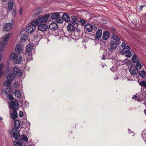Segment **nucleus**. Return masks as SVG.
I'll return each instance as SVG.
<instances>
[{"label": "nucleus", "instance_id": "obj_56", "mask_svg": "<svg viewBox=\"0 0 146 146\" xmlns=\"http://www.w3.org/2000/svg\"><path fill=\"white\" fill-rule=\"evenodd\" d=\"M5 92L6 94H7V92L6 91H5Z\"/></svg>", "mask_w": 146, "mask_h": 146}, {"label": "nucleus", "instance_id": "obj_38", "mask_svg": "<svg viewBox=\"0 0 146 146\" xmlns=\"http://www.w3.org/2000/svg\"><path fill=\"white\" fill-rule=\"evenodd\" d=\"M63 20L62 19V18H61L60 17H59L58 18L56 19V21L57 22L59 23H61L63 22Z\"/></svg>", "mask_w": 146, "mask_h": 146}, {"label": "nucleus", "instance_id": "obj_52", "mask_svg": "<svg viewBox=\"0 0 146 146\" xmlns=\"http://www.w3.org/2000/svg\"><path fill=\"white\" fill-rule=\"evenodd\" d=\"M3 120V118L2 117H0V120Z\"/></svg>", "mask_w": 146, "mask_h": 146}, {"label": "nucleus", "instance_id": "obj_50", "mask_svg": "<svg viewBox=\"0 0 146 146\" xmlns=\"http://www.w3.org/2000/svg\"><path fill=\"white\" fill-rule=\"evenodd\" d=\"M26 52L27 51V45L26 46Z\"/></svg>", "mask_w": 146, "mask_h": 146}, {"label": "nucleus", "instance_id": "obj_17", "mask_svg": "<svg viewBox=\"0 0 146 146\" xmlns=\"http://www.w3.org/2000/svg\"><path fill=\"white\" fill-rule=\"evenodd\" d=\"M110 36V33L108 31L104 32L103 34L102 38L105 40L108 39Z\"/></svg>", "mask_w": 146, "mask_h": 146}, {"label": "nucleus", "instance_id": "obj_7", "mask_svg": "<svg viewBox=\"0 0 146 146\" xmlns=\"http://www.w3.org/2000/svg\"><path fill=\"white\" fill-rule=\"evenodd\" d=\"M33 47V43H29L28 44V61H30L33 60V58L31 52Z\"/></svg>", "mask_w": 146, "mask_h": 146}, {"label": "nucleus", "instance_id": "obj_25", "mask_svg": "<svg viewBox=\"0 0 146 146\" xmlns=\"http://www.w3.org/2000/svg\"><path fill=\"white\" fill-rule=\"evenodd\" d=\"M112 38L113 39V40H115L117 43H120V39L119 37L117 36L116 35L113 34L111 36Z\"/></svg>", "mask_w": 146, "mask_h": 146}, {"label": "nucleus", "instance_id": "obj_14", "mask_svg": "<svg viewBox=\"0 0 146 146\" xmlns=\"http://www.w3.org/2000/svg\"><path fill=\"white\" fill-rule=\"evenodd\" d=\"M39 21L37 19H35L31 23V25H33V30H35L36 29V27L39 24Z\"/></svg>", "mask_w": 146, "mask_h": 146}, {"label": "nucleus", "instance_id": "obj_58", "mask_svg": "<svg viewBox=\"0 0 146 146\" xmlns=\"http://www.w3.org/2000/svg\"><path fill=\"white\" fill-rule=\"evenodd\" d=\"M145 95L146 96V92L145 93Z\"/></svg>", "mask_w": 146, "mask_h": 146}, {"label": "nucleus", "instance_id": "obj_59", "mask_svg": "<svg viewBox=\"0 0 146 146\" xmlns=\"http://www.w3.org/2000/svg\"><path fill=\"white\" fill-rule=\"evenodd\" d=\"M104 23H106V22H104Z\"/></svg>", "mask_w": 146, "mask_h": 146}, {"label": "nucleus", "instance_id": "obj_35", "mask_svg": "<svg viewBox=\"0 0 146 146\" xmlns=\"http://www.w3.org/2000/svg\"><path fill=\"white\" fill-rule=\"evenodd\" d=\"M11 83V81L7 80L4 82V85L5 86L8 87L10 86Z\"/></svg>", "mask_w": 146, "mask_h": 146}, {"label": "nucleus", "instance_id": "obj_47", "mask_svg": "<svg viewBox=\"0 0 146 146\" xmlns=\"http://www.w3.org/2000/svg\"><path fill=\"white\" fill-rule=\"evenodd\" d=\"M110 70L113 71V72H114V67H111V68H110Z\"/></svg>", "mask_w": 146, "mask_h": 146}, {"label": "nucleus", "instance_id": "obj_60", "mask_svg": "<svg viewBox=\"0 0 146 146\" xmlns=\"http://www.w3.org/2000/svg\"><path fill=\"white\" fill-rule=\"evenodd\" d=\"M104 23H106V22H104Z\"/></svg>", "mask_w": 146, "mask_h": 146}, {"label": "nucleus", "instance_id": "obj_61", "mask_svg": "<svg viewBox=\"0 0 146 146\" xmlns=\"http://www.w3.org/2000/svg\"><path fill=\"white\" fill-rule=\"evenodd\" d=\"M104 23H106V22H104Z\"/></svg>", "mask_w": 146, "mask_h": 146}, {"label": "nucleus", "instance_id": "obj_3", "mask_svg": "<svg viewBox=\"0 0 146 146\" xmlns=\"http://www.w3.org/2000/svg\"><path fill=\"white\" fill-rule=\"evenodd\" d=\"M131 60L133 63H136L135 67L138 70H140L143 66V65L141 62V60L139 59V58L137 57L136 55L134 54Z\"/></svg>", "mask_w": 146, "mask_h": 146}, {"label": "nucleus", "instance_id": "obj_4", "mask_svg": "<svg viewBox=\"0 0 146 146\" xmlns=\"http://www.w3.org/2000/svg\"><path fill=\"white\" fill-rule=\"evenodd\" d=\"M26 30H23L22 31L19 35L20 36V39L21 42H25L27 39V32L26 30Z\"/></svg>", "mask_w": 146, "mask_h": 146}, {"label": "nucleus", "instance_id": "obj_22", "mask_svg": "<svg viewBox=\"0 0 146 146\" xmlns=\"http://www.w3.org/2000/svg\"><path fill=\"white\" fill-rule=\"evenodd\" d=\"M71 19H72V21L73 22V23H75V24L78 25L79 24V21L77 19V17L75 16H72L71 17Z\"/></svg>", "mask_w": 146, "mask_h": 146}, {"label": "nucleus", "instance_id": "obj_57", "mask_svg": "<svg viewBox=\"0 0 146 146\" xmlns=\"http://www.w3.org/2000/svg\"><path fill=\"white\" fill-rule=\"evenodd\" d=\"M103 23H104V21H103Z\"/></svg>", "mask_w": 146, "mask_h": 146}, {"label": "nucleus", "instance_id": "obj_21", "mask_svg": "<svg viewBox=\"0 0 146 146\" xmlns=\"http://www.w3.org/2000/svg\"><path fill=\"white\" fill-rule=\"evenodd\" d=\"M102 34V31L101 29L98 30L96 33L95 37L97 39H99L101 36Z\"/></svg>", "mask_w": 146, "mask_h": 146}, {"label": "nucleus", "instance_id": "obj_40", "mask_svg": "<svg viewBox=\"0 0 146 146\" xmlns=\"http://www.w3.org/2000/svg\"><path fill=\"white\" fill-rule=\"evenodd\" d=\"M7 97L8 99L11 100H13V96L11 94H9L7 96Z\"/></svg>", "mask_w": 146, "mask_h": 146}, {"label": "nucleus", "instance_id": "obj_23", "mask_svg": "<svg viewBox=\"0 0 146 146\" xmlns=\"http://www.w3.org/2000/svg\"><path fill=\"white\" fill-rule=\"evenodd\" d=\"M63 20L67 22H69L70 20V19L68 15L67 14H64L62 16Z\"/></svg>", "mask_w": 146, "mask_h": 146}, {"label": "nucleus", "instance_id": "obj_51", "mask_svg": "<svg viewBox=\"0 0 146 146\" xmlns=\"http://www.w3.org/2000/svg\"><path fill=\"white\" fill-rule=\"evenodd\" d=\"M105 59V57H104V56H103V57L102 58V59H104V60Z\"/></svg>", "mask_w": 146, "mask_h": 146}, {"label": "nucleus", "instance_id": "obj_37", "mask_svg": "<svg viewBox=\"0 0 146 146\" xmlns=\"http://www.w3.org/2000/svg\"><path fill=\"white\" fill-rule=\"evenodd\" d=\"M13 143L15 146H22V144L21 143L17 141H13Z\"/></svg>", "mask_w": 146, "mask_h": 146}, {"label": "nucleus", "instance_id": "obj_6", "mask_svg": "<svg viewBox=\"0 0 146 146\" xmlns=\"http://www.w3.org/2000/svg\"><path fill=\"white\" fill-rule=\"evenodd\" d=\"M13 74L17 76L19 78H21L22 76V71L19 69V67L17 66L14 67L13 69Z\"/></svg>", "mask_w": 146, "mask_h": 146}, {"label": "nucleus", "instance_id": "obj_49", "mask_svg": "<svg viewBox=\"0 0 146 146\" xmlns=\"http://www.w3.org/2000/svg\"><path fill=\"white\" fill-rule=\"evenodd\" d=\"M3 75L1 73V74H0V78L3 76Z\"/></svg>", "mask_w": 146, "mask_h": 146}, {"label": "nucleus", "instance_id": "obj_12", "mask_svg": "<svg viewBox=\"0 0 146 146\" xmlns=\"http://www.w3.org/2000/svg\"><path fill=\"white\" fill-rule=\"evenodd\" d=\"M48 28V26L45 24H41L38 27V30L44 32L46 31Z\"/></svg>", "mask_w": 146, "mask_h": 146}, {"label": "nucleus", "instance_id": "obj_27", "mask_svg": "<svg viewBox=\"0 0 146 146\" xmlns=\"http://www.w3.org/2000/svg\"><path fill=\"white\" fill-rule=\"evenodd\" d=\"M18 54L14 52L12 53L10 55L9 59L11 60H14Z\"/></svg>", "mask_w": 146, "mask_h": 146}, {"label": "nucleus", "instance_id": "obj_19", "mask_svg": "<svg viewBox=\"0 0 146 146\" xmlns=\"http://www.w3.org/2000/svg\"><path fill=\"white\" fill-rule=\"evenodd\" d=\"M130 50L129 47L127 46L125 47H124L123 49L121 50V53L123 55L127 54L129 51Z\"/></svg>", "mask_w": 146, "mask_h": 146}, {"label": "nucleus", "instance_id": "obj_62", "mask_svg": "<svg viewBox=\"0 0 146 146\" xmlns=\"http://www.w3.org/2000/svg\"><path fill=\"white\" fill-rule=\"evenodd\" d=\"M29 146H32V145H29Z\"/></svg>", "mask_w": 146, "mask_h": 146}, {"label": "nucleus", "instance_id": "obj_5", "mask_svg": "<svg viewBox=\"0 0 146 146\" xmlns=\"http://www.w3.org/2000/svg\"><path fill=\"white\" fill-rule=\"evenodd\" d=\"M50 14H47L44 15L43 16H39L38 17V20L40 23H46L48 19L50 17Z\"/></svg>", "mask_w": 146, "mask_h": 146}, {"label": "nucleus", "instance_id": "obj_33", "mask_svg": "<svg viewBox=\"0 0 146 146\" xmlns=\"http://www.w3.org/2000/svg\"><path fill=\"white\" fill-rule=\"evenodd\" d=\"M4 67V64L3 63H1L0 64V74L1 73L3 75L4 72V71H2V70Z\"/></svg>", "mask_w": 146, "mask_h": 146}, {"label": "nucleus", "instance_id": "obj_34", "mask_svg": "<svg viewBox=\"0 0 146 146\" xmlns=\"http://www.w3.org/2000/svg\"><path fill=\"white\" fill-rule=\"evenodd\" d=\"M33 25H31L28 26V33H31L33 32L35 30H33Z\"/></svg>", "mask_w": 146, "mask_h": 146}, {"label": "nucleus", "instance_id": "obj_36", "mask_svg": "<svg viewBox=\"0 0 146 146\" xmlns=\"http://www.w3.org/2000/svg\"><path fill=\"white\" fill-rule=\"evenodd\" d=\"M20 139L22 141H27V137L24 135H21V136L20 137Z\"/></svg>", "mask_w": 146, "mask_h": 146}, {"label": "nucleus", "instance_id": "obj_20", "mask_svg": "<svg viewBox=\"0 0 146 146\" xmlns=\"http://www.w3.org/2000/svg\"><path fill=\"white\" fill-rule=\"evenodd\" d=\"M73 24L74 25V24L72 23V24L71 23H69L67 26V29L68 30L69 32H72L75 29V27Z\"/></svg>", "mask_w": 146, "mask_h": 146}, {"label": "nucleus", "instance_id": "obj_30", "mask_svg": "<svg viewBox=\"0 0 146 146\" xmlns=\"http://www.w3.org/2000/svg\"><path fill=\"white\" fill-rule=\"evenodd\" d=\"M14 94L16 97L19 98H20L22 96V94L21 92L19 91H16L14 93Z\"/></svg>", "mask_w": 146, "mask_h": 146}, {"label": "nucleus", "instance_id": "obj_26", "mask_svg": "<svg viewBox=\"0 0 146 146\" xmlns=\"http://www.w3.org/2000/svg\"><path fill=\"white\" fill-rule=\"evenodd\" d=\"M42 11V9L40 8H38L36 9L34 11L35 14L33 15L34 16L36 17L38 15L40 14Z\"/></svg>", "mask_w": 146, "mask_h": 146}, {"label": "nucleus", "instance_id": "obj_15", "mask_svg": "<svg viewBox=\"0 0 146 146\" xmlns=\"http://www.w3.org/2000/svg\"><path fill=\"white\" fill-rule=\"evenodd\" d=\"M15 63L17 64H19L22 61V57L21 55L18 54L14 60Z\"/></svg>", "mask_w": 146, "mask_h": 146}, {"label": "nucleus", "instance_id": "obj_1", "mask_svg": "<svg viewBox=\"0 0 146 146\" xmlns=\"http://www.w3.org/2000/svg\"><path fill=\"white\" fill-rule=\"evenodd\" d=\"M9 108H12L13 110V113H11V116L13 119H16L17 116V113L16 111L18 108V102L15 101L14 102H11L9 103Z\"/></svg>", "mask_w": 146, "mask_h": 146}, {"label": "nucleus", "instance_id": "obj_10", "mask_svg": "<svg viewBox=\"0 0 146 146\" xmlns=\"http://www.w3.org/2000/svg\"><path fill=\"white\" fill-rule=\"evenodd\" d=\"M138 70L134 66H131L129 69V71L131 74L134 76L137 74Z\"/></svg>", "mask_w": 146, "mask_h": 146}, {"label": "nucleus", "instance_id": "obj_29", "mask_svg": "<svg viewBox=\"0 0 146 146\" xmlns=\"http://www.w3.org/2000/svg\"><path fill=\"white\" fill-rule=\"evenodd\" d=\"M139 74L141 78H144L146 76V72L143 70H142L139 71Z\"/></svg>", "mask_w": 146, "mask_h": 146}, {"label": "nucleus", "instance_id": "obj_18", "mask_svg": "<svg viewBox=\"0 0 146 146\" xmlns=\"http://www.w3.org/2000/svg\"><path fill=\"white\" fill-rule=\"evenodd\" d=\"M84 28L86 31L89 32H91L92 31L93 29V26L88 23L86 25Z\"/></svg>", "mask_w": 146, "mask_h": 146}, {"label": "nucleus", "instance_id": "obj_13", "mask_svg": "<svg viewBox=\"0 0 146 146\" xmlns=\"http://www.w3.org/2000/svg\"><path fill=\"white\" fill-rule=\"evenodd\" d=\"M49 28L51 30H55L58 28L57 24L55 23H52L49 25Z\"/></svg>", "mask_w": 146, "mask_h": 146}, {"label": "nucleus", "instance_id": "obj_8", "mask_svg": "<svg viewBox=\"0 0 146 146\" xmlns=\"http://www.w3.org/2000/svg\"><path fill=\"white\" fill-rule=\"evenodd\" d=\"M117 43L114 41H112L110 42V47L109 48V51L112 52L113 50L116 49L118 45Z\"/></svg>", "mask_w": 146, "mask_h": 146}, {"label": "nucleus", "instance_id": "obj_24", "mask_svg": "<svg viewBox=\"0 0 146 146\" xmlns=\"http://www.w3.org/2000/svg\"><path fill=\"white\" fill-rule=\"evenodd\" d=\"M60 13L57 12L54 13L51 16V18L53 20H56L60 16Z\"/></svg>", "mask_w": 146, "mask_h": 146}, {"label": "nucleus", "instance_id": "obj_55", "mask_svg": "<svg viewBox=\"0 0 146 146\" xmlns=\"http://www.w3.org/2000/svg\"><path fill=\"white\" fill-rule=\"evenodd\" d=\"M7 65H8V66L9 65V63H8L7 64Z\"/></svg>", "mask_w": 146, "mask_h": 146}, {"label": "nucleus", "instance_id": "obj_41", "mask_svg": "<svg viewBox=\"0 0 146 146\" xmlns=\"http://www.w3.org/2000/svg\"><path fill=\"white\" fill-rule=\"evenodd\" d=\"M127 54L126 55V56L129 58L131 57V56L132 55V54H131V53L130 51V50L129 51V52L127 53Z\"/></svg>", "mask_w": 146, "mask_h": 146}, {"label": "nucleus", "instance_id": "obj_45", "mask_svg": "<svg viewBox=\"0 0 146 146\" xmlns=\"http://www.w3.org/2000/svg\"><path fill=\"white\" fill-rule=\"evenodd\" d=\"M23 113L22 111H20L19 112V116L20 117H21L23 116Z\"/></svg>", "mask_w": 146, "mask_h": 146}, {"label": "nucleus", "instance_id": "obj_28", "mask_svg": "<svg viewBox=\"0 0 146 146\" xmlns=\"http://www.w3.org/2000/svg\"><path fill=\"white\" fill-rule=\"evenodd\" d=\"M13 2L12 1H10L8 3V8L7 10L9 11H11L13 8Z\"/></svg>", "mask_w": 146, "mask_h": 146}, {"label": "nucleus", "instance_id": "obj_46", "mask_svg": "<svg viewBox=\"0 0 146 146\" xmlns=\"http://www.w3.org/2000/svg\"><path fill=\"white\" fill-rule=\"evenodd\" d=\"M23 12V9L21 7L19 11V13L20 15H21L22 14Z\"/></svg>", "mask_w": 146, "mask_h": 146}, {"label": "nucleus", "instance_id": "obj_54", "mask_svg": "<svg viewBox=\"0 0 146 146\" xmlns=\"http://www.w3.org/2000/svg\"><path fill=\"white\" fill-rule=\"evenodd\" d=\"M28 123H29V125H30V123H29V122H28Z\"/></svg>", "mask_w": 146, "mask_h": 146}, {"label": "nucleus", "instance_id": "obj_32", "mask_svg": "<svg viewBox=\"0 0 146 146\" xmlns=\"http://www.w3.org/2000/svg\"><path fill=\"white\" fill-rule=\"evenodd\" d=\"M13 136L15 138V139L17 140L18 139V138L19 137L20 135L18 132V131H16L14 132L13 134Z\"/></svg>", "mask_w": 146, "mask_h": 146}, {"label": "nucleus", "instance_id": "obj_44", "mask_svg": "<svg viewBox=\"0 0 146 146\" xmlns=\"http://www.w3.org/2000/svg\"><path fill=\"white\" fill-rule=\"evenodd\" d=\"M121 46L122 47H125L126 46V44H125V42H123L122 43Z\"/></svg>", "mask_w": 146, "mask_h": 146}, {"label": "nucleus", "instance_id": "obj_43", "mask_svg": "<svg viewBox=\"0 0 146 146\" xmlns=\"http://www.w3.org/2000/svg\"><path fill=\"white\" fill-rule=\"evenodd\" d=\"M132 99H134L135 100H137L139 101V99H138V97L137 95L134 96L132 97Z\"/></svg>", "mask_w": 146, "mask_h": 146}, {"label": "nucleus", "instance_id": "obj_16", "mask_svg": "<svg viewBox=\"0 0 146 146\" xmlns=\"http://www.w3.org/2000/svg\"><path fill=\"white\" fill-rule=\"evenodd\" d=\"M15 75L13 73H9L7 76V80H9L11 81L13 80L15 78Z\"/></svg>", "mask_w": 146, "mask_h": 146}, {"label": "nucleus", "instance_id": "obj_9", "mask_svg": "<svg viewBox=\"0 0 146 146\" xmlns=\"http://www.w3.org/2000/svg\"><path fill=\"white\" fill-rule=\"evenodd\" d=\"M24 48L23 46L20 43L17 44L15 48V51L17 53H20Z\"/></svg>", "mask_w": 146, "mask_h": 146}, {"label": "nucleus", "instance_id": "obj_11", "mask_svg": "<svg viewBox=\"0 0 146 146\" xmlns=\"http://www.w3.org/2000/svg\"><path fill=\"white\" fill-rule=\"evenodd\" d=\"M12 24L10 23H7L5 24L3 27V29L5 31H9L12 28Z\"/></svg>", "mask_w": 146, "mask_h": 146}, {"label": "nucleus", "instance_id": "obj_53", "mask_svg": "<svg viewBox=\"0 0 146 146\" xmlns=\"http://www.w3.org/2000/svg\"><path fill=\"white\" fill-rule=\"evenodd\" d=\"M4 2H6L7 1V0H3Z\"/></svg>", "mask_w": 146, "mask_h": 146}, {"label": "nucleus", "instance_id": "obj_39", "mask_svg": "<svg viewBox=\"0 0 146 146\" xmlns=\"http://www.w3.org/2000/svg\"><path fill=\"white\" fill-rule=\"evenodd\" d=\"M139 84L141 86L146 87V82L144 81L139 82Z\"/></svg>", "mask_w": 146, "mask_h": 146}, {"label": "nucleus", "instance_id": "obj_31", "mask_svg": "<svg viewBox=\"0 0 146 146\" xmlns=\"http://www.w3.org/2000/svg\"><path fill=\"white\" fill-rule=\"evenodd\" d=\"M14 125L15 127L18 129L20 126V123L19 121L18 120H15L14 121Z\"/></svg>", "mask_w": 146, "mask_h": 146}, {"label": "nucleus", "instance_id": "obj_2", "mask_svg": "<svg viewBox=\"0 0 146 146\" xmlns=\"http://www.w3.org/2000/svg\"><path fill=\"white\" fill-rule=\"evenodd\" d=\"M10 34L5 35L1 38L0 41V50H2L4 49L5 46H6L8 44V41L10 37Z\"/></svg>", "mask_w": 146, "mask_h": 146}, {"label": "nucleus", "instance_id": "obj_48", "mask_svg": "<svg viewBox=\"0 0 146 146\" xmlns=\"http://www.w3.org/2000/svg\"><path fill=\"white\" fill-rule=\"evenodd\" d=\"M145 5L141 6L140 7V9L141 10L142 9V8L143 7H145Z\"/></svg>", "mask_w": 146, "mask_h": 146}, {"label": "nucleus", "instance_id": "obj_42", "mask_svg": "<svg viewBox=\"0 0 146 146\" xmlns=\"http://www.w3.org/2000/svg\"><path fill=\"white\" fill-rule=\"evenodd\" d=\"M80 22L82 24V25H84L86 23L85 21L82 19H81L80 20Z\"/></svg>", "mask_w": 146, "mask_h": 146}]
</instances>
